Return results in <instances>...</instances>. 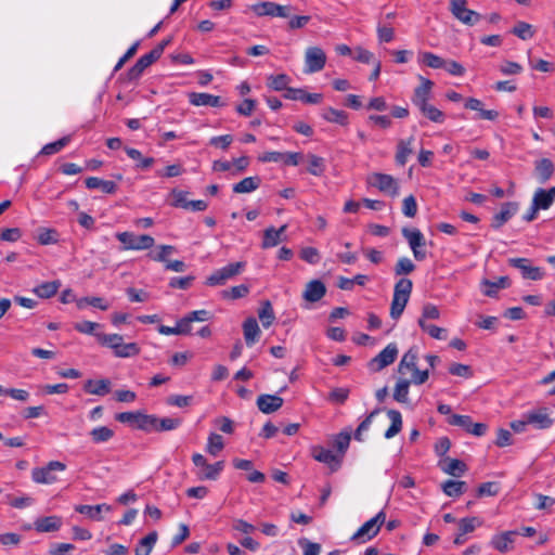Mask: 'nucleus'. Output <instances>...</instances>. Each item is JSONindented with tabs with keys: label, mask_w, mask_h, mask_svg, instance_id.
Here are the masks:
<instances>
[{
	"label": "nucleus",
	"mask_w": 555,
	"mask_h": 555,
	"mask_svg": "<svg viewBox=\"0 0 555 555\" xmlns=\"http://www.w3.org/2000/svg\"><path fill=\"white\" fill-rule=\"evenodd\" d=\"M243 333L247 346H253L258 340L260 328L255 318H247L244 321Z\"/></svg>",
	"instance_id": "obj_34"
},
{
	"label": "nucleus",
	"mask_w": 555,
	"mask_h": 555,
	"mask_svg": "<svg viewBox=\"0 0 555 555\" xmlns=\"http://www.w3.org/2000/svg\"><path fill=\"white\" fill-rule=\"evenodd\" d=\"M351 436L349 433L341 431L334 438V447L337 450L338 456H341V460L344 459L345 453L347 452L349 444H350Z\"/></svg>",
	"instance_id": "obj_54"
},
{
	"label": "nucleus",
	"mask_w": 555,
	"mask_h": 555,
	"mask_svg": "<svg viewBox=\"0 0 555 555\" xmlns=\"http://www.w3.org/2000/svg\"><path fill=\"white\" fill-rule=\"evenodd\" d=\"M86 186L89 190L99 189L105 194H115L117 192V184L111 180H103L98 177H89L85 181Z\"/></svg>",
	"instance_id": "obj_32"
},
{
	"label": "nucleus",
	"mask_w": 555,
	"mask_h": 555,
	"mask_svg": "<svg viewBox=\"0 0 555 555\" xmlns=\"http://www.w3.org/2000/svg\"><path fill=\"white\" fill-rule=\"evenodd\" d=\"M449 11L456 21L469 27L477 25L482 18L480 13L468 9L467 0H449Z\"/></svg>",
	"instance_id": "obj_3"
},
{
	"label": "nucleus",
	"mask_w": 555,
	"mask_h": 555,
	"mask_svg": "<svg viewBox=\"0 0 555 555\" xmlns=\"http://www.w3.org/2000/svg\"><path fill=\"white\" fill-rule=\"evenodd\" d=\"M99 327H101V325L99 323L91 322V321H82V322L75 323V325H74V328L77 332L82 333V334L93 335L95 337L98 334L95 332V330Z\"/></svg>",
	"instance_id": "obj_63"
},
{
	"label": "nucleus",
	"mask_w": 555,
	"mask_h": 555,
	"mask_svg": "<svg viewBox=\"0 0 555 555\" xmlns=\"http://www.w3.org/2000/svg\"><path fill=\"white\" fill-rule=\"evenodd\" d=\"M69 141H70V137L66 135V137H63V138L59 139L57 141L48 143V144H46L41 149L40 154L41 155H53V154H56L63 147H65L69 143Z\"/></svg>",
	"instance_id": "obj_55"
},
{
	"label": "nucleus",
	"mask_w": 555,
	"mask_h": 555,
	"mask_svg": "<svg viewBox=\"0 0 555 555\" xmlns=\"http://www.w3.org/2000/svg\"><path fill=\"white\" fill-rule=\"evenodd\" d=\"M465 482L459 480H447L442 483V490L448 496H460L464 493Z\"/></svg>",
	"instance_id": "obj_52"
},
{
	"label": "nucleus",
	"mask_w": 555,
	"mask_h": 555,
	"mask_svg": "<svg viewBox=\"0 0 555 555\" xmlns=\"http://www.w3.org/2000/svg\"><path fill=\"white\" fill-rule=\"evenodd\" d=\"M448 423L453 426H459L469 434L473 420L468 415L452 414L448 418Z\"/></svg>",
	"instance_id": "obj_59"
},
{
	"label": "nucleus",
	"mask_w": 555,
	"mask_h": 555,
	"mask_svg": "<svg viewBox=\"0 0 555 555\" xmlns=\"http://www.w3.org/2000/svg\"><path fill=\"white\" fill-rule=\"evenodd\" d=\"M298 544L302 548L304 555H319L321 552L319 543L311 542L306 538L299 539Z\"/></svg>",
	"instance_id": "obj_64"
},
{
	"label": "nucleus",
	"mask_w": 555,
	"mask_h": 555,
	"mask_svg": "<svg viewBox=\"0 0 555 555\" xmlns=\"http://www.w3.org/2000/svg\"><path fill=\"white\" fill-rule=\"evenodd\" d=\"M116 237L124 244V249L145 250L155 244L154 237L149 234L135 235L132 232H119Z\"/></svg>",
	"instance_id": "obj_7"
},
{
	"label": "nucleus",
	"mask_w": 555,
	"mask_h": 555,
	"mask_svg": "<svg viewBox=\"0 0 555 555\" xmlns=\"http://www.w3.org/2000/svg\"><path fill=\"white\" fill-rule=\"evenodd\" d=\"M402 212L408 218H414L417 214V203L413 195L406 196L402 202Z\"/></svg>",
	"instance_id": "obj_61"
},
{
	"label": "nucleus",
	"mask_w": 555,
	"mask_h": 555,
	"mask_svg": "<svg viewBox=\"0 0 555 555\" xmlns=\"http://www.w3.org/2000/svg\"><path fill=\"white\" fill-rule=\"evenodd\" d=\"M188 98L190 104L194 106L220 107L224 105L220 96L206 92H191Z\"/></svg>",
	"instance_id": "obj_19"
},
{
	"label": "nucleus",
	"mask_w": 555,
	"mask_h": 555,
	"mask_svg": "<svg viewBox=\"0 0 555 555\" xmlns=\"http://www.w3.org/2000/svg\"><path fill=\"white\" fill-rule=\"evenodd\" d=\"M307 157L309 160L308 172L315 177L322 176L326 170L324 158L314 154H308Z\"/></svg>",
	"instance_id": "obj_44"
},
{
	"label": "nucleus",
	"mask_w": 555,
	"mask_h": 555,
	"mask_svg": "<svg viewBox=\"0 0 555 555\" xmlns=\"http://www.w3.org/2000/svg\"><path fill=\"white\" fill-rule=\"evenodd\" d=\"M66 465L60 461H51L43 467L31 470V479L36 483L51 485L57 481L56 472H64Z\"/></svg>",
	"instance_id": "obj_6"
},
{
	"label": "nucleus",
	"mask_w": 555,
	"mask_h": 555,
	"mask_svg": "<svg viewBox=\"0 0 555 555\" xmlns=\"http://www.w3.org/2000/svg\"><path fill=\"white\" fill-rule=\"evenodd\" d=\"M62 526V518L59 516L40 517L35 520L34 527L37 532H54Z\"/></svg>",
	"instance_id": "obj_28"
},
{
	"label": "nucleus",
	"mask_w": 555,
	"mask_h": 555,
	"mask_svg": "<svg viewBox=\"0 0 555 555\" xmlns=\"http://www.w3.org/2000/svg\"><path fill=\"white\" fill-rule=\"evenodd\" d=\"M83 389L91 395L105 396L111 391V382L106 378L99 380L88 379L83 385Z\"/></svg>",
	"instance_id": "obj_35"
},
{
	"label": "nucleus",
	"mask_w": 555,
	"mask_h": 555,
	"mask_svg": "<svg viewBox=\"0 0 555 555\" xmlns=\"http://www.w3.org/2000/svg\"><path fill=\"white\" fill-rule=\"evenodd\" d=\"M223 438L218 434L211 433L207 440L206 451L216 456L223 450Z\"/></svg>",
	"instance_id": "obj_53"
},
{
	"label": "nucleus",
	"mask_w": 555,
	"mask_h": 555,
	"mask_svg": "<svg viewBox=\"0 0 555 555\" xmlns=\"http://www.w3.org/2000/svg\"><path fill=\"white\" fill-rule=\"evenodd\" d=\"M417 362V353L410 349L408 352H405L398 365V372L402 375L406 374V367L409 365H414V363Z\"/></svg>",
	"instance_id": "obj_60"
},
{
	"label": "nucleus",
	"mask_w": 555,
	"mask_h": 555,
	"mask_svg": "<svg viewBox=\"0 0 555 555\" xmlns=\"http://www.w3.org/2000/svg\"><path fill=\"white\" fill-rule=\"evenodd\" d=\"M283 96L287 100L301 101L307 104H319L323 98L321 93H308L305 89L301 88L286 89V92L283 94Z\"/></svg>",
	"instance_id": "obj_21"
},
{
	"label": "nucleus",
	"mask_w": 555,
	"mask_h": 555,
	"mask_svg": "<svg viewBox=\"0 0 555 555\" xmlns=\"http://www.w3.org/2000/svg\"><path fill=\"white\" fill-rule=\"evenodd\" d=\"M418 61L421 63H423L424 65H426L430 68H434V69L442 68L444 65V60L442 57H440L439 55L434 54L431 52L420 53Z\"/></svg>",
	"instance_id": "obj_51"
},
{
	"label": "nucleus",
	"mask_w": 555,
	"mask_h": 555,
	"mask_svg": "<svg viewBox=\"0 0 555 555\" xmlns=\"http://www.w3.org/2000/svg\"><path fill=\"white\" fill-rule=\"evenodd\" d=\"M310 454L313 460L327 465L332 472L338 470L341 465V456L322 446H312Z\"/></svg>",
	"instance_id": "obj_12"
},
{
	"label": "nucleus",
	"mask_w": 555,
	"mask_h": 555,
	"mask_svg": "<svg viewBox=\"0 0 555 555\" xmlns=\"http://www.w3.org/2000/svg\"><path fill=\"white\" fill-rule=\"evenodd\" d=\"M291 82V77L286 74L279 75H270L267 78V86L274 91H285L286 89H291L288 87Z\"/></svg>",
	"instance_id": "obj_43"
},
{
	"label": "nucleus",
	"mask_w": 555,
	"mask_h": 555,
	"mask_svg": "<svg viewBox=\"0 0 555 555\" xmlns=\"http://www.w3.org/2000/svg\"><path fill=\"white\" fill-rule=\"evenodd\" d=\"M325 293L324 283L320 280H312L306 285L302 297L309 302H317L324 297Z\"/></svg>",
	"instance_id": "obj_24"
},
{
	"label": "nucleus",
	"mask_w": 555,
	"mask_h": 555,
	"mask_svg": "<svg viewBox=\"0 0 555 555\" xmlns=\"http://www.w3.org/2000/svg\"><path fill=\"white\" fill-rule=\"evenodd\" d=\"M283 398L276 395H260L257 398V406L264 414L278 411L283 405Z\"/></svg>",
	"instance_id": "obj_23"
},
{
	"label": "nucleus",
	"mask_w": 555,
	"mask_h": 555,
	"mask_svg": "<svg viewBox=\"0 0 555 555\" xmlns=\"http://www.w3.org/2000/svg\"><path fill=\"white\" fill-rule=\"evenodd\" d=\"M367 181L380 192L387 193L391 196H397L399 194L398 182L390 175L375 172L369 177Z\"/></svg>",
	"instance_id": "obj_14"
},
{
	"label": "nucleus",
	"mask_w": 555,
	"mask_h": 555,
	"mask_svg": "<svg viewBox=\"0 0 555 555\" xmlns=\"http://www.w3.org/2000/svg\"><path fill=\"white\" fill-rule=\"evenodd\" d=\"M386 521V513L384 509L379 511L373 518L365 521L351 537L352 541L365 543L366 541L375 538L382 525Z\"/></svg>",
	"instance_id": "obj_5"
},
{
	"label": "nucleus",
	"mask_w": 555,
	"mask_h": 555,
	"mask_svg": "<svg viewBox=\"0 0 555 555\" xmlns=\"http://www.w3.org/2000/svg\"><path fill=\"white\" fill-rule=\"evenodd\" d=\"M398 356V347L396 344H388L376 357H374L369 367L373 372H379L386 366L395 362Z\"/></svg>",
	"instance_id": "obj_13"
},
{
	"label": "nucleus",
	"mask_w": 555,
	"mask_h": 555,
	"mask_svg": "<svg viewBox=\"0 0 555 555\" xmlns=\"http://www.w3.org/2000/svg\"><path fill=\"white\" fill-rule=\"evenodd\" d=\"M534 171L540 183H546L554 175L555 167L550 158H541L534 162Z\"/></svg>",
	"instance_id": "obj_27"
},
{
	"label": "nucleus",
	"mask_w": 555,
	"mask_h": 555,
	"mask_svg": "<svg viewBox=\"0 0 555 555\" xmlns=\"http://www.w3.org/2000/svg\"><path fill=\"white\" fill-rule=\"evenodd\" d=\"M159 59V49H152L149 53L140 56L135 64L127 72L128 80H138L144 70Z\"/></svg>",
	"instance_id": "obj_16"
},
{
	"label": "nucleus",
	"mask_w": 555,
	"mask_h": 555,
	"mask_svg": "<svg viewBox=\"0 0 555 555\" xmlns=\"http://www.w3.org/2000/svg\"><path fill=\"white\" fill-rule=\"evenodd\" d=\"M96 340L102 346L113 349L117 358H132L140 353V347L137 343H124L119 334H96Z\"/></svg>",
	"instance_id": "obj_1"
},
{
	"label": "nucleus",
	"mask_w": 555,
	"mask_h": 555,
	"mask_svg": "<svg viewBox=\"0 0 555 555\" xmlns=\"http://www.w3.org/2000/svg\"><path fill=\"white\" fill-rule=\"evenodd\" d=\"M245 266L246 263L242 261L229 263L212 272L206 279V284L209 286L224 285L228 280L240 274L244 270Z\"/></svg>",
	"instance_id": "obj_9"
},
{
	"label": "nucleus",
	"mask_w": 555,
	"mask_h": 555,
	"mask_svg": "<svg viewBox=\"0 0 555 555\" xmlns=\"http://www.w3.org/2000/svg\"><path fill=\"white\" fill-rule=\"evenodd\" d=\"M250 10L258 17L287 18L291 15L289 5H281L272 1H261L250 5Z\"/></svg>",
	"instance_id": "obj_8"
},
{
	"label": "nucleus",
	"mask_w": 555,
	"mask_h": 555,
	"mask_svg": "<svg viewBox=\"0 0 555 555\" xmlns=\"http://www.w3.org/2000/svg\"><path fill=\"white\" fill-rule=\"evenodd\" d=\"M441 469L453 477H461L467 469L466 464L457 459H446L440 462Z\"/></svg>",
	"instance_id": "obj_33"
},
{
	"label": "nucleus",
	"mask_w": 555,
	"mask_h": 555,
	"mask_svg": "<svg viewBox=\"0 0 555 555\" xmlns=\"http://www.w3.org/2000/svg\"><path fill=\"white\" fill-rule=\"evenodd\" d=\"M512 33L522 40L530 39L533 36L531 31V25L526 22H518Z\"/></svg>",
	"instance_id": "obj_62"
},
{
	"label": "nucleus",
	"mask_w": 555,
	"mask_h": 555,
	"mask_svg": "<svg viewBox=\"0 0 555 555\" xmlns=\"http://www.w3.org/2000/svg\"><path fill=\"white\" fill-rule=\"evenodd\" d=\"M90 437L94 443H104L114 437V430L107 426H99L90 431Z\"/></svg>",
	"instance_id": "obj_46"
},
{
	"label": "nucleus",
	"mask_w": 555,
	"mask_h": 555,
	"mask_svg": "<svg viewBox=\"0 0 555 555\" xmlns=\"http://www.w3.org/2000/svg\"><path fill=\"white\" fill-rule=\"evenodd\" d=\"M413 283L410 279L402 278L396 284L393 288V296L390 306V317L393 320H398L410 299Z\"/></svg>",
	"instance_id": "obj_2"
},
{
	"label": "nucleus",
	"mask_w": 555,
	"mask_h": 555,
	"mask_svg": "<svg viewBox=\"0 0 555 555\" xmlns=\"http://www.w3.org/2000/svg\"><path fill=\"white\" fill-rule=\"evenodd\" d=\"M465 108L476 111L479 114V118L486 120H495L499 117V113L494 109H485L482 102L476 98H468L464 103Z\"/></svg>",
	"instance_id": "obj_31"
},
{
	"label": "nucleus",
	"mask_w": 555,
	"mask_h": 555,
	"mask_svg": "<svg viewBox=\"0 0 555 555\" xmlns=\"http://www.w3.org/2000/svg\"><path fill=\"white\" fill-rule=\"evenodd\" d=\"M326 54L320 47H309L305 52V73L321 72L326 64Z\"/></svg>",
	"instance_id": "obj_11"
},
{
	"label": "nucleus",
	"mask_w": 555,
	"mask_h": 555,
	"mask_svg": "<svg viewBox=\"0 0 555 555\" xmlns=\"http://www.w3.org/2000/svg\"><path fill=\"white\" fill-rule=\"evenodd\" d=\"M258 317L263 327H269L275 320L272 305L269 300L262 302L261 308L258 311Z\"/></svg>",
	"instance_id": "obj_50"
},
{
	"label": "nucleus",
	"mask_w": 555,
	"mask_h": 555,
	"mask_svg": "<svg viewBox=\"0 0 555 555\" xmlns=\"http://www.w3.org/2000/svg\"><path fill=\"white\" fill-rule=\"evenodd\" d=\"M157 532L152 531L141 539L134 548L135 555H150L157 541Z\"/></svg>",
	"instance_id": "obj_40"
},
{
	"label": "nucleus",
	"mask_w": 555,
	"mask_h": 555,
	"mask_svg": "<svg viewBox=\"0 0 555 555\" xmlns=\"http://www.w3.org/2000/svg\"><path fill=\"white\" fill-rule=\"evenodd\" d=\"M508 264L520 271L524 279L539 281L544 276V271L540 267L531 266V262L527 258H509Z\"/></svg>",
	"instance_id": "obj_15"
},
{
	"label": "nucleus",
	"mask_w": 555,
	"mask_h": 555,
	"mask_svg": "<svg viewBox=\"0 0 555 555\" xmlns=\"http://www.w3.org/2000/svg\"><path fill=\"white\" fill-rule=\"evenodd\" d=\"M322 118L328 122H335L341 126L348 124V115L346 112L333 107H326L321 114Z\"/></svg>",
	"instance_id": "obj_41"
},
{
	"label": "nucleus",
	"mask_w": 555,
	"mask_h": 555,
	"mask_svg": "<svg viewBox=\"0 0 555 555\" xmlns=\"http://www.w3.org/2000/svg\"><path fill=\"white\" fill-rule=\"evenodd\" d=\"M154 423L153 431H169L178 428L181 425V420L171 417L158 418L155 416Z\"/></svg>",
	"instance_id": "obj_47"
},
{
	"label": "nucleus",
	"mask_w": 555,
	"mask_h": 555,
	"mask_svg": "<svg viewBox=\"0 0 555 555\" xmlns=\"http://www.w3.org/2000/svg\"><path fill=\"white\" fill-rule=\"evenodd\" d=\"M75 511L79 514L88 516L92 520L101 521V513L111 512L112 506L105 503L98 505H76Z\"/></svg>",
	"instance_id": "obj_30"
},
{
	"label": "nucleus",
	"mask_w": 555,
	"mask_h": 555,
	"mask_svg": "<svg viewBox=\"0 0 555 555\" xmlns=\"http://www.w3.org/2000/svg\"><path fill=\"white\" fill-rule=\"evenodd\" d=\"M224 467V462L219 461L215 464H208L205 470L197 473L199 479L216 480Z\"/></svg>",
	"instance_id": "obj_48"
},
{
	"label": "nucleus",
	"mask_w": 555,
	"mask_h": 555,
	"mask_svg": "<svg viewBox=\"0 0 555 555\" xmlns=\"http://www.w3.org/2000/svg\"><path fill=\"white\" fill-rule=\"evenodd\" d=\"M481 524L482 521L477 517H465L459 521V531L462 532V534H467L481 526Z\"/></svg>",
	"instance_id": "obj_57"
},
{
	"label": "nucleus",
	"mask_w": 555,
	"mask_h": 555,
	"mask_svg": "<svg viewBox=\"0 0 555 555\" xmlns=\"http://www.w3.org/2000/svg\"><path fill=\"white\" fill-rule=\"evenodd\" d=\"M413 143H414V137H410L408 139H401L399 140L397 144V152H396V164L399 166H404L409 159V157L413 154Z\"/></svg>",
	"instance_id": "obj_25"
},
{
	"label": "nucleus",
	"mask_w": 555,
	"mask_h": 555,
	"mask_svg": "<svg viewBox=\"0 0 555 555\" xmlns=\"http://www.w3.org/2000/svg\"><path fill=\"white\" fill-rule=\"evenodd\" d=\"M261 184V179L258 176L247 177L235 183L232 188L234 193H250L256 191Z\"/></svg>",
	"instance_id": "obj_37"
},
{
	"label": "nucleus",
	"mask_w": 555,
	"mask_h": 555,
	"mask_svg": "<svg viewBox=\"0 0 555 555\" xmlns=\"http://www.w3.org/2000/svg\"><path fill=\"white\" fill-rule=\"evenodd\" d=\"M518 534L519 532L517 530H509L494 534L491 538L490 545L500 553H507L513 548L515 537Z\"/></svg>",
	"instance_id": "obj_17"
},
{
	"label": "nucleus",
	"mask_w": 555,
	"mask_h": 555,
	"mask_svg": "<svg viewBox=\"0 0 555 555\" xmlns=\"http://www.w3.org/2000/svg\"><path fill=\"white\" fill-rule=\"evenodd\" d=\"M420 79L422 85L414 90L412 98V102L416 107L428 102L434 86V82L427 78L421 76Z\"/></svg>",
	"instance_id": "obj_29"
},
{
	"label": "nucleus",
	"mask_w": 555,
	"mask_h": 555,
	"mask_svg": "<svg viewBox=\"0 0 555 555\" xmlns=\"http://www.w3.org/2000/svg\"><path fill=\"white\" fill-rule=\"evenodd\" d=\"M61 281H50L43 282L36 287L33 288V293L36 294L39 298L49 299L53 297L61 287Z\"/></svg>",
	"instance_id": "obj_36"
},
{
	"label": "nucleus",
	"mask_w": 555,
	"mask_h": 555,
	"mask_svg": "<svg viewBox=\"0 0 555 555\" xmlns=\"http://www.w3.org/2000/svg\"><path fill=\"white\" fill-rule=\"evenodd\" d=\"M527 422H529L530 425H533L537 429L550 428L554 423L553 418L550 417L546 408L527 412Z\"/></svg>",
	"instance_id": "obj_20"
},
{
	"label": "nucleus",
	"mask_w": 555,
	"mask_h": 555,
	"mask_svg": "<svg viewBox=\"0 0 555 555\" xmlns=\"http://www.w3.org/2000/svg\"><path fill=\"white\" fill-rule=\"evenodd\" d=\"M417 323H418V326L424 332H426L430 337H433L435 339H439V340L447 339V330L446 328L439 327L434 324H428L424 320H418Z\"/></svg>",
	"instance_id": "obj_49"
},
{
	"label": "nucleus",
	"mask_w": 555,
	"mask_h": 555,
	"mask_svg": "<svg viewBox=\"0 0 555 555\" xmlns=\"http://www.w3.org/2000/svg\"><path fill=\"white\" fill-rule=\"evenodd\" d=\"M411 382L405 378H400L393 390V399L399 403H408L409 402V388Z\"/></svg>",
	"instance_id": "obj_45"
},
{
	"label": "nucleus",
	"mask_w": 555,
	"mask_h": 555,
	"mask_svg": "<svg viewBox=\"0 0 555 555\" xmlns=\"http://www.w3.org/2000/svg\"><path fill=\"white\" fill-rule=\"evenodd\" d=\"M287 229V224H283L279 229H275L273 227L267 228L263 231V238L261 243V247L264 249L275 247L281 242L285 240V231Z\"/></svg>",
	"instance_id": "obj_22"
},
{
	"label": "nucleus",
	"mask_w": 555,
	"mask_h": 555,
	"mask_svg": "<svg viewBox=\"0 0 555 555\" xmlns=\"http://www.w3.org/2000/svg\"><path fill=\"white\" fill-rule=\"evenodd\" d=\"M518 210V204L515 202H507L502 205L500 212L493 217L492 227L494 229L501 228L507 222Z\"/></svg>",
	"instance_id": "obj_26"
},
{
	"label": "nucleus",
	"mask_w": 555,
	"mask_h": 555,
	"mask_svg": "<svg viewBox=\"0 0 555 555\" xmlns=\"http://www.w3.org/2000/svg\"><path fill=\"white\" fill-rule=\"evenodd\" d=\"M115 420L146 433L153 431V426L155 425V415L145 414L140 411L117 413Z\"/></svg>",
	"instance_id": "obj_4"
},
{
	"label": "nucleus",
	"mask_w": 555,
	"mask_h": 555,
	"mask_svg": "<svg viewBox=\"0 0 555 555\" xmlns=\"http://www.w3.org/2000/svg\"><path fill=\"white\" fill-rule=\"evenodd\" d=\"M415 270V264L413 261L408 257H401L398 259L396 266H395V274L397 276L410 274Z\"/></svg>",
	"instance_id": "obj_56"
},
{
	"label": "nucleus",
	"mask_w": 555,
	"mask_h": 555,
	"mask_svg": "<svg viewBox=\"0 0 555 555\" xmlns=\"http://www.w3.org/2000/svg\"><path fill=\"white\" fill-rule=\"evenodd\" d=\"M249 293V286L245 284H241L237 286H233L230 289H224L222 292L223 298H230V299H238L243 298Z\"/></svg>",
	"instance_id": "obj_58"
},
{
	"label": "nucleus",
	"mask_w": 555,
	"mask_h": 555,
	"mask_svg": "<svg viewBox=\"0 0 555 555\" xmlns=\"http://www.w3.org/2000/svg\"><path fill=\"white\" fill-rule=\"evenodd\" d=\"M420 112L428 118L430 121L442 124L444 121V114L436 106L431 105L429 102H426L420 106H417Z\"/></svg>",
	"instance_id": "obj_42"
},
{
	"label": "nucleus",
	"mask_w": 555,
	"mask_h": 555,
	"mask_svg": "<svg viewBox=\"0 0 555 555\" xmlns=\"http://www.w3.org/2000/svg\"><path fill=\"white\" fill-rule=\"evenodd\" d=\"M402 235L408 241L414 258L423 261L427 256L424 249L426 245L424 234L418 229L403 228Z\"/></svg>",
	"instance_id": "obj_10"
},
{
	"label": "nucleus",
	"mask_w": 555,
	"mask_h": 555,
	"mask_svg": "<svg viewBox=\"0 0 555 555\" xmlns=\"http://www.w3.org/2000/svg\"><path fill=\"white\" fill-rule=\"evenodd\" d=\"M554 202L555 186H552L547 190L539 188L533 194L531 204L534 206V209L546 210L553 205Z\"/></svg>",
	"instance_id": "obj_18"
},
{
	"label": "nucleus",
	"mask_w": 555,
	"mask_h": 555,
	"mask_svg": "<svg viewBox=\"0 0 555 555\" xmlns=\"http://www.w3.org/2000/svg\"><path fill=\"white\" fill-rule=\"evenodd\" d=\"M482 293L485 296L494 297L499 289L506 288L509 286V279L507 276H501L498 281L491 282L489 280L482 281Z\"/></svg>",
	"instance_id": "obj_39"
},
{
	"label": "nucleus",
	"mask_w": 555,
	"mask_h": 555,
	"mask_svg": "<svg viewBox=\"0 0 555 555\" xmlns=\"http://www.w3.org/2000/svg\"><path fill=\"white\" fill-rule=\"evenodd\" d=\"M387 416L391 422L389 428L385 431V438L391 439L396 435H398L402 429V416L401 413L397 410H388Z\"/></svg>",
	"instance_id": "obj_38"
}]
</instances>
